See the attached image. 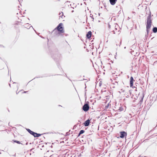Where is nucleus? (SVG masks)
<instances>
[{
  "instance_id": "17",
  "label": "nucleus",
  "mask_w": 157,
  "mask_h": 157,
  "mask_svg": "<svg viewBox=\"0 0 157 157\" xmlns=\"http://www.w3.org/2000/svg\"><path fill=\"white\" fill-rule=\"evenodd\" d=\"M27 131H28V132L30 133V131H31L29 129H28V130H27Z\"/></svg>"
},
{
  "instance_id": "18",
  "label": "nucleus",
  "mask_w": 157,
  "mask_h": 157,
  "mask_svg": "<svg viewBox=\"0 0 157 157\" xmlns=\"http://www.w3.org/2000/svg\"><path fill=\"white\" fill-rule=\"evenodd\" d=\"M17 31H18V32H20V30H17Z\"/></svg>"
},
{
  "instance_id": "10",
  "label": "nucleus",
  "mask_w": 157,
  "mask_h": 157,
  "mask_svg": "<svg viewBox=\"0 0 157 157\" xmlns=\"http://www.w3.org/2000/svg\"><path fill=\"white\" fill-rule=\"evenodd\" d=\"M91 31H89L88 32L87 34H86V36L89 39L91 37Z\"/></svg>"
},
{
  "instance_id": "5",
  "label": "nucleus",
  "mask_w": 157,
  "mask_h": 157,
  "mask_svg": "<svg viewBox=\"0 0 157 157\" xmlns=\"http://www.w3.org/2000/svg\"><path fill=\"white\" fill-rule=\"evenodd\" d=\"M59 19H60L63 20V21H64V18L65 16L64 15L63 13L62 12L60 13L59 14Z\"/></svg>"
},
{
  "instance_id": "16",
  "label": "nucleus",
  "mask_w": 157,
  "mask_h": 157,
  "mask_svg": "<svg viewBox=\"0 0 157 157\" xmlns=\"http://www.w3.org/2000/svg\"><path fill=\"white\" fill-rule=\"evenodd\" d=\"M102 84V82L101 81H100L99 83V86H101Z\"/></svg>"
},
{
  "instance_id": "7",
  "label": "nucleus",
  "mask_w": 157,
  "mask_h": 157,
  "mask_svg": "<svg viewBox=\"0 0 157 157\" xmlns=\"http://www.w3.org/2000/svg\"><path fill=\"white\" fill-rule=\"evenodd\" d=\"M133 82L134 79L132 77H130V86L131 87H132L133 85Z\"/></svg>"
},
{
  "instance_id": "8",
  "label": "nucleus",
  "mask_w": 157,
  "mask_h": 157,
  "mask_svg": "<svg viewBox=\"0 0 157 157\" xmlns=\"http://www.w3.org/2000/svg\"><path fill=\"white\" fill-rule=\"evenodd\" d=\"M90 123V120H87L85 121L84 123V124L85 126H87L89 125Z\"/></svg>"
},
{
  "instance_id": "9",
  "label": "nucleus",
  "mask_w": 157,
  "mask_h": 157,
  "mask_svg": "<svg viewBox=\"0 0 157 157\" xmlns=\"http://www.w3.org/2000/svg\"><path fill=\"white\" fill-rule=\"evenodd\" d=\"M109 2L112 5H114L116 3L117 0H109Z\"/></svg>"
},
{
  "instance_id": "13",
  "label": "nucleus",
  "mask_w": 157,
  "mask_h": 157,
  "mask_svg": "<svg viewBox=\"0 0 157 157\" xmlns=\"http://www.w3.org/2000/svg\"><path fill=\"white\" fill-rule=\"evenodd\" d=\"M111 106V104H109V103H108L107 105L105 106V109H107L109 107V106Z\"/></svg>"
},
{
  "instance_id": "3",
  "label": "nucleus",
  "mask_w": 157,
  "mask_h": 157,
  "mask_svg": "<svg viewBox=\"0 0 157 157\" xmlns=\"http://www.w3.org/2000/svg\"><path fill=\"white\" fill-rule=\"evenodd\" d=\"M90 109V107L88 104H85L82 107V109L85 111H87Z\"/></svg>"
},
{
  "instance_id": "20",
  "label": "nucleus",
  "mask_w": 157,
  "mask_h": 157,
  "mask_svg": "<svg viewBox=\"0 0 157 157\" xmlns=\"http://www.w3.org/2000/svg\"><path fill=\"white\" fill-rule=\"evenodd\" d=\"M27 92V91H24V93H26V92Z\"/></svg>"
},
{
  "instance_id": "11",
  "label": "nucleus",
  "mask_w": 157,
  "mask_h": 157,
  "mask_svg": "<svg viewBox=\"0 0 157 157\" xmlns=\"http://www.w3.org/2000/svg\"><path fill=\"white\" fill-rule=\"evenodd\" d=\"M20 24H16L15 25L14 27L16 29H17L18 28L20 27Z\"/></svg>"
},
{
  "instance_id": "2",
  "label": "nucleus",
  "mask_w": 157,
  "mask_h": 157,
  "mask_svg": "<svg viewBox=\"0 0 157 157\" xmlns=\"http://www.w3.org/2000/svg\"><path fill=\"white\" fill-rule=\"evenodd\" d=\"M151 15H149L147 17L146 24L147 31V33L149 32L150 29L151 27Z\"/></svg>"
},
{
  "instance_id": "15",
  "label": "nucleus",
  "mask_w": 157,
  "mask_h": 157,
  "mask_svg": "<svg viewBox=\"0 0 157 157\" xmlns=\"http://www.w3.org/2000/svg\"><path fill=\"white\" fill-rule=\"evenodd\" d=\"M14 142H16L18 144H21V142L19 141H16V140H14Z\"/></svg>"
},
{
  "instance_id": "12",
  "label": "nucleus",
  "mask_w": 157,
  "mask_h": 157,
  "mask_svg": "<svg viewBox=\"0 0 157 157\" xmlns=\"http://www.w3.org/2000/svg\"><path fill=\"white\" fill-rule=\"evenodd\" d=\"M153 31L154 33H156L157 32V28L154 27L153 29Z\"/></svg>"
},
{
  "instance_id": "4",
  "label": "nucleus",
  "mask_w": 157,
  "mask_h": 157,
  "mask_svg": "<svg viewBox=\"0 0 157 157\" xmlns=\"http://www.w3.org/2000/svg\"><path fill=\"white\" fill-rule=\"evenodd\" d=\"M30 133L33 136L35 137H38L41 136L40 134L37 133L32 131H30Z\"/></svg>"
},
{
  "instance_id": "14",
  "label": "nucleus",
  "mask_w": 157,
  "mask_h": 157,
  "mask_svg": "<svg viewBox=\"0 0 157 157\" xmlns=\"http://www.w3.org/2000/svg\"><path fill=\"white\" fill-rule=\"evenodd\" d=\"M85 131L84 130H81L80 131L79 134H81L83 133Z\"/></svg>"
},
{
  "instance_id": "19",
  "label": "nucleus",
  "mask_w": 157,
  "mask_h": 157,
  "mask_svg": "<svg viewBox=\"0 0 157 157\" xmlns=\"http://www.w3.org/2000/svg\"><path fill=\"white\" fill-rule=\"evenodd\" d=\"M109 28H110V25L109 24Z\"/></svg>"
},
{
  "instance_id": "1",
  "label": "nucleus",
  "mask_w": 157,
  "mask_h": 157,
  "mask_svg": "<svg viewBox=\"0 0 157 157\" xmlns=\"http://www.w3.org/2000/svg\"><path fill=\"white\" fill-rule=\"evenodd\" d=\"M53 32L55 36H59L64 33V30L63 24L59 23L58 26L54 29Z\"/></svg>"
},
{
  "instance_id": "6",
  "label": "nucleus",
  "mask_w": 157,
  "mask_h": 157,
  "mask_svg": "<svg viewBox=\"0 0 157 157\" xmlns=\"http://www.w3.org/2000/svg\"><path fill=\"white\" fill-rule=\"evenodd\" d=\"M127 133L126 132L124 131L121 132H120V137L122 138H123L125 136H126Z\"/></svg>"
}]
</instances>
